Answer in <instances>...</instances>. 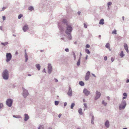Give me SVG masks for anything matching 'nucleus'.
Returning a JSON list of instances; mask_svg holds the SVG:
<instances>
[{
	"label": "nucleus",
	"instance_id": "obj_1",
	"mask_svg": "<svg viewBox=\"0 0 129 129\" xmlns=\"http://www.w3.org/2000/svg\"><path fill=\"white\" fill-rule=\"evenodd\" d=\"M58 28L60 32H62L63 31L64 27L66 28L65 35L66 40L65 41L71 40H72L71 33L73 30V28L71 25L68 23L66 19H63L61 23H58Z\"/></svg>",
	"mask_w": 129,
	"mask_h": 129
},
{
	"label": "nucleus",
	"instance_id": "obj_2",
	"mask_svg": "<svg viewBox=\"0 0 129 129\" xmlns=\"http://www.w3.org/2000/svg\"><path fill=\"white\" fill-rule=\"evenodd\" d=\"M2 77L5 80H8L9 77V72L7 69L4 71L2 73Z\"/></svg>",
	"mask_w": 129,
	"mask_h": 129
},
{
	"label": "nucleus",
	"instance_id": "obj_3",
	"mask_svg": "<svg viewBox=\"0 0 129 129\" xmlns=\"http://www.w3.org/2000/svg\"><path fill=\"white\" fill-rule=\"evenodd\" d=\"M126 105V103L125 100H122L121 103L119 105V109L121 110L122 109H124Z\"/></svg>",
	"mask_w": 129,
	"mask_h": 129
},
{
	"label": "nucleus",
	"instance_id": "obj_4",
	"mask_svg": "<svg viewBox=\"0 0 129 129\" xmlns=\"http://www.w3.org/2000/svg\"><path fill=\"white\" fill-rule=\"evenodd\" d=\"M13 100L11 99H9L7 100L6 103V105L9 107H11L12 105Z\"/></svg>",
	"mask_w": 129,
	"mask_h": 129
},
{
	"label": "nucleus",
	"instance_id": "obj_5",
	"mask_svg": "<svg viewBox=\"0 0 129 129\" xmlns=\"http://www.w3.org/2000/svg\"><path fill=\"white\" fill-rule=\"evenodd\" d=\"M6 61L8 62L11 60L12 57V55L10 53H7L6 55Z\"/></svg>",
	"mask_w": 129,
	"mask_h": 129
},
{
	"label": "nucleus",
	"instance_id": "obj_6",
	"mask_svg": "<svg viewBox=\"0 0 129 129\" xmlns=\"http://www.w3.org/2000/svg\"><path fill=\"white\" fill-rule=\"evenodd\" d=\"M48 73L49 74H50L52 70V67L50 63H48Z\"/></svg>",
	"mask_w": 129,
	"mask_h": 129
},
{
	"label": "nucleus",
	"instance_id": "obj_7",
	"mask_svg": "<svg viewBox=\"0 0 129 129\" xmlns=\"http://www.w3.org/2000/svg\"><path fill=\"white\" fill-rule=\"evenodd\" d=\"M23 95L25 98H26L28 94V91L23 88Z\"/></svg>",
	"mask_w": 129,
	"mask_h": 129
},
{
	"label": "nucleus",
	"instance_id": "obj_8",
	"mask_svg": "<svg viewBox=\"0 0 129 129\" xmlns=\"http://www.w3.org/2000/svg\"><path fill=\"white\" fill-rule=\"evenodd\" d=\"M83 93L86 96H88V95H90L91 94L90 91H88L87 89L86 88H84V89L83 90Z\"/></svg>",
	"mask_w": 129,
	"mask_h": 129
},
{
	"label": "nucleus",
	"instance_id": "obj_9",
	"mask_svg": "<svg viewBox=\"0 0 129 129\" xmlns=\"http://www.w3.org/2000/svg\"><path fill=\"white\" fill-rule=\"evenodd\" d=\"M96 95L95 98V100H96L99 98L101 96V93L98 91H96Z\"/></svg>",
	"mask_w": 129,
	"mask_h": 129
},
{
	"label": "nucleus",
	"instance_id": "obj_10",
	"mask_svg": "<svg viewBox=\"0 0 129 129\" xmlns=\"http://www.w3.org/2000/svg\"><path fill=\"white\" fill-rule=\"evenodd\" d=\"M72 91L71 87L69 86V87L68 91L67 92V94L68 96L70 97H71L72 96Z\"/></svg>",
	"mask_w": 129,
	"mask_h": 129
},
{
	"label": "nucleus",
	"instance_id": "obj_11",
	"mask_svg": "<svg viewBox=\"0 0 129 129\" xmlns=\"http://www.w3.org/2000/svg\"><path fill=\"white\" fill-rule=\"evenodd\" d=\"M90 75V72L89 71H88L86 73V75L85 76V80L86 81L88 80L89 78V75Z\"/></svg>",
	"mask_w": 129,
	"mask_h": 129
},
{
	"label": "nucleus",
	"instance_id": "obj_12",
	"mask_svg": "<svg viewBox=\"0 0 129 129\" xmlns=\"http://www.w3.org/2000/svg\"><path fill=\"white\" fill-rule=\"evenodd\" d=\"M22 29L24 32L26 31L28 29V25L27 24L25 25L23 27Z\"/></svg>",
	"mask_w": 129,
	"mask_h": 129
},
{
	"label": "nucleus",
	"instance_id": "obj_13",
	"mask_svg": "<svg viewBox=\"0 0 129 129\" xmlns=\"http://www.w3.org/2000/svg\"><path fill=\"white\" fill-rule=\"evenodd\" d=\"M105 126L107 128H109L110 126V124L109 121L107 120L105 123Z\"/></svg>",
	"mask_w": 129,
	"mask_h": 129
},
{
	"label": "nucleus",
	"instance_id": "obj_14",
	"mask_svg": "<svg viewBox=\"0 0 129 129\" xmlns=\"http://www.w3.org/2000/svg\"><path fill=\"white\" fill-rule=\"evenodd\" d=\"M24 120L25 121H27L28 120L29 118V116L28 115L26 114H24Z\"/></svg>",
	"mask_w": 129,
	"mask_h": 129
},
{
	"label": "nucleus",
	"instance_id": "obj_15",
	"mask_svg": "<svg viewBox=\"0 0 129 129\" xmlns=\"http://www.w3.org/2000/svg\"><path fill=\"white\" fill-rule=\"evenodd\" d=\"M24 56L25 58V62H26L28 59V56L27 53H26L25 54Z\"/></svg>",
	"mask_w": 129,
	"mask_h": 129
},
{
	"label": "nucleus",
	"instance_id": "obj_16",
	"mask_svg": "<svg viewBox=\"0 0 129 129\" xmlns=\"http://www.w3.org/2000/svg\"><path fill=\"white\" fill-rule=\"evenodd\" d=\"M104 19H102L99 22V24H100L103 25L104 24Z\"/></svg>",
	"mask_w": 129,
	"mask_h": 129
},
{
	"label": "nucleus",
	"instance_id": "obj_17",
	"mask_svg": "<svg viewBox=\"0 0 129 129\" xmlns=\"http://www.w3.org/2000/svg\"><path fill=\"white\" fill-rule=\"evenodd\" d=\"M81 57H80L77 63V66H79L80 64Z\"/></svg>",
	"mask_w": 129,
	"mask_h": 129
},
{
	"label": "nucleus",
	"instance_id": "obj_18",
	"mask_svg": "<svg viewBox=\"0 0 129 129\" xmlns=\"http://www.w3.org/2000/svg\"><path fill=\"white\" fill-rule=\"evenodd\" d=\"M36 66L39 71L40 70L41 67L39 64H36Z\"/></svg>",
	"mask_w": 129,
	"mask_h": 129
},
{
	"label": "nucleus",
	"instance_id": "obj_19",
	"mask_svg": "<svg viewBox=\"0 0 129 129\" xmlns=\"http://www.w3.org/2000/svg\"><path fill=\"white\" fill-rule=\"evenodd\" d=\"M78 112L79 114L81 115L83 114V113L82 112V109L81 108H80L78 110Z\"/></svg>",
	"mask_w": 129,
	"mask_h": 129
},
{
	"label": "nucleus",
	"instance_id": "obj_20",
	"mask_svg": "<svg viewBox=\"0 0 129 129\" xmlns=\"http://www.w3.org/2000/svg\"><path fill=\"white\" fill-rule=\"evenodd\" d=\"M124 54L123 53V51H121L120 54V56L121 58H122L124 56Z\"/></svg>",
	"mask_w": 129,
	"mask_h": 129
},
{
	"label": "nucleus",
	"instance_id": "obj_21",
	"mask_svg": "<svg viewBox=\"0 0 129 129\" xmlns=\"http://www.w3.org/2000/svg\"><path fill=\"white\" fill-rule=\"evenodd\" d=\"M28 9L29 10L31 11L34 10V8L32 6H30L28 8Z\"/></svg>",
	"mask_w": 129,
	"mask_h": 129
},
{
	"label": "nucleus",
	"instance_id": "obj_22",
	"mask_svg": "<svg viewBox=\"0 0 129 129\" xmlns=\"http://www.w3.org/2000/svg\"><path fill=\"white\" fill-rule=\"evenodd\" d=\"M79 84L81 86H83L84 85V82L82 81L79 82Z\"/></svg>",
	"mask_w": 129,
	"mask_h": 129
},
{
	"label": "nucleus",
	"instance_id": "obj_23",
	"mask_svg": "<svg viewBox=\"0 0 129 129\" xmlns=\"http://www.w3.org/2000/svg\"><path fill=\"white\" fill-rule=\"evenodd\" d=\"M13 116L14 118H20L21 117V116L20 115H13Z\"/></svg>",
	"mask_w": 129,
	"mask_h": 129
},
{
	"label": "nucleus",
	"instance_id": "obj_24",
	"mask_svg": "<svg viewBox=\"0 0 129 129\" xmlns=\"http://www.w3.org/2000/svg\"><path fill=\"white\" fill-rule=\"evenodd\" d=\"M8 44V42H5V43H1V44L2 45H3L4 46H6V45H7Z\"/></svg>",
	"mask_w": 129,
	"mask_h": 129
},
{
	"label": "nucleus",
	"instance_id": "obj_25",
	"mask_svg": "<svg viewBox=\"0 0 129 129\" xmlns=\"http://www.w3.org/2000/svg\"><path fill=\"white\" fill-rule=\"evenodd\" d=\"M105 47L107 48H109L110 47V44L109 43H107L105 45Z\"/></svg>",
	"mask_w": 129,
	"mask_h": 129
},
{
	"label": "nucleus",
	"instance_id": "obj_26",
	"mask_svg": "<svg viewBox=\"0 0 129 129\" xmlns=\"http://www.w3.org/2000/svg\"><path fill=\"white\" fill-rule=\"evenodd\" d=\"M124 48L125 49L128 48L127 45L126 43L124 44Z\"/></svg>",
	"mask_w": 129,
	"mask_h": 129
},
{
	"label": "nucleus",
	"instance_id": "obj_27",
	"mask_svg": "<svg viewBox=\"0 0 129 129\" xmlns=\"http://www.w3.org/2000/svg\"><path fill=\"white\" fill-rule=\"evenodd\" d=\"M102 104L105 106H106L107 105V103L105 102L104 100L102 102Z\"/></svg>",
	"mask_w": 129,
	"mask_h": 129
},
{
	"label": "nucleus",
	"instance_id": "obj_28",
	"mask_svg": "<svg viewBox=\"0 0 129 129\" xmlns=\"http://www.w3.org/2000/svg\"><path fill=\"white\" fill-rule=\"evenodd\" d=\"M85 52L86 53L88 54H89L90 53L89 50L87 49H85Z\"/></svg>",
	"mask_w": 129,
	"mask_h": 129
},
{
	"label": "nucleus",
	"instance_id": "obj_29",
	"mask_svg": "<svg viewBox=\"0 0 129 129\" xmlns=\"http://www.w3.org/2000/svg\"><path fill=\"white\" fill-rule=\"evenodd\" d=\"M75 104L74 103H72L71 106V108L72 109H73V107L75 106Z\"/></svg>",
	"mask_w": 129,
	"mask_h": 129
},
{
	"label": "nucleus",
	"instance_id": "obj_30",
	"mask_svg": "<svg viewBox=\"0 0 129 129\" xmlns=\"http://www.w3.org/2000/svg\"><path fill=\"white\" fill-rule=\"evenodd\" d=\"M59 102L58 101H55V105L57 106L58 105Z\"/></svg>",
	"mask_w": 129,
	"mask_h": 129
},
{
	"label": "nucleus",
	"instance_id": "obj_31",
	"mask_svg": "<svg viewBox=\"0 0 129 129\" xmlns=\"http://www.w3.org/2000/svg\"><path fill=\"white\" fill-rule=\"evenodd\" d=\"M112 34H117L116 33V29H114V30H113L112 32Z\"/></svg>",
	"mask_w": 129,
	"mask_h": 129
},
{
	"label": "nucleus",
	"instance_id": "obj_32",
	"mask_svg": "<svg viewBox=\"0 0 129 129\" xmlns=\"http://www.w3.org/2000/svg\"><path fill=\"white\" fill-rule=\"evenodd\" d=\"M90 115L92 116L91 120V121H94V116L92 114H91Z\"/></svg>",
	"mask_w": 129,
	"mask_h": 129
},
{
	"label": "nucleus",
	"instance_id": "obj_33",
	"mask_svg": "<svg viewBox=\"0 0 129 129\" xmlns=\"http://www.w3.org/2000/svg\"><path fill=\"white\" fill-rule=\"evenodd\" d=\"M44 126L43 125H40L38 129H42L43 128Z\"/></svg>",
	"mask_w": 129,
	"mask_h": 129
},
{
	"label": "nucleus",
	"instance_id": "obj_34",
	"mask_svg": "<svg viewBox=\"0 0 129 129\" xmlns=\"http://www.w3.org/2000/svg\"><path fill=\"white\" fill-rule=\"evenodd\" d=\"M4 105L2 103H0V109L1 110V109L3 107Z\"/></svg>",
	"mask_w": 129,
	"mask_h": 129
},
{
	"label": "nucleus",
	"instance_id": "obj_35",
	"mask_svg": "<svg viewBox=\"0 0 129 129\" xmlns=\"http://www.w3.org/2000/svg\"><path fill=\"white\" fill-rule=\"evenodd\" d=\"M112 4V2H108L107 3L108 6V7L109 8V6H110Z\"/></svg>",
	"mask_w": 129,
	"mask_h": 129
},
{
	"label": "nucleus",
	"instance_id": "obj_36",
	"mask_svg": "<svg viewBox=\"0 0 129 129\" xmlns=\"http://www.w3.org/2000/svg\"><path fill=\"white\" fill-rule=\"evenodd\" d=\"M73 56H74V59L75 60H76V55H75V54L74 53V52H73Z\"/></svg>",
	"mask_w": 129,
	"mask_h": 129
},
{
	"label": "nucleus",
	"instance_id": "obj_37",
	"mask_svg": "<svg viewBox=\"0 0 129 129\" xmlns=\"http://www.w3.org/2000/svg\"><path fill=\"white\" fill-rule=\"evenodd\" d=\"M22 14L19 15V16H18V18L19 19H20L22 17Z\"/></svg>",
	"mask_w": 129,
	"mask_h": 129
},
{
	"label": "nucleus",
	"instance_id": "obj_38",
	"mask_svg": "<svg viewBox=\"0 0 129 129\" xmlns=\"http://www.w3.org/2000/svg\"><path fill=\"white\" fill-rule=\"evenodd\" d=\"M123 95H124V96H125L126 97L127 96V93L125 92H124L123 93Z\"/></svg>",
	"mask_w": 129,
	"mask_h": 129
},
{
	"label": "nucleus",
	"instance_id": "obj_39",
	"mask_svg": "<svg viewBox=\"0 0 129 129\" xmlns=\"http://www.w3.org/2000/svg\"><path fill=\"white\" fill-rule=\"evenodd\" d=\"M65 51L67 52H69V49L68 48L65 49Z\"/></svg>",
	"mask_w": 129,
	"mask_h": 129
},
{
	"label": "nucleus",
	"instance_id": "obj_40",
	"mask_svg": "<svg viewBox=\"0 0 129 129\" xmlns=\"http://www.w3.org/2000/svg\"><path fill=\"white\" fill-rule=\"evenodd\" d=\"M84 105L85 107L86 108H87V104L85 103H84Z\"/></svg>",
	"mask_w": 129,
	"mask_h": 129
},
{
	"label": "nucleus",
	"instance_id": "obj_41",
	"mask_svg": "<svg viewBox=\"0 0 129 129\" xmlns=\"http://www.w3.org/2000/svg\"><path fill=\"white\" fill-rule=\"evenodd\" d=\"M84 27L85 28H87V25H86V24L85 23H84Z\"/></svg>",
	"mask_w": 129,
	"mask_h": 129
},
{
	"label": "nucleus",
	"instance_id": "obj_42",
	"mask_svg": "<svg viewBox=\"0 0 129 129\" xmlns=\"http://www.w3.org/2000/svg\"><path fill=\"white\" fill-rule=\"evenodd\" d=\"M90 47V45L89 44H87L86 46V48H88Z\"/></svg>",
	"mask_w": 129,
	"mask_h": 129
},
{
	"label": "nucleus",
	"instance_id": "obj_43",
	"mask_svg": "<svg viewBox=\"0 0 129 129\" xmlns=\"http://www.w3.org/2000/svg\"><path fill=\"white\" fill-rule=\"evenodd\" d=\"M3 21L4 20L6 19V17L5 16H3Z\"/></svg>",
	"mask_w": 129,
	"mask_h": 129
},
{
	"label": "nucleus",
	"instance_id": "obj_44",
	"mask_svg": "<svg viewBox=\"0 0 129 129\" xmlns=\"http://www.w3.org/2000/svg\"><path fill=\"white\" fill-rule=\"evenodd\" d=\"M6 7H3V8H2V10H1V11H4L6 9Z\"/></svg>",
	"mask_w": 129,
	"mask_h": 129
},
{
	"label": "nucleus",
	"instance_id": "obj_45",
	"mask_svg": "<svg viewBox=\"0 0 129 129\" xmlns=\"http://www.w3.org/2000/svg\"><path fill=\"white\" fill-rule=\"evenodd\" d=\"M107 57L106 56H105L104 57V60H106L107 59Z\"/></svg>",
	"mask_w": 129,
	"mask_h": 129
},
{
	"label": "nucleus",
	"instance_id": "obj_46",
	"mask_svg": "<svg viewBox=\"0 0 129 129\" xmlns=\"http://www.w3.org/2000/svg\"><path fill=\"white\" fill-rule=\"evenodd\" d=\"M111 60L112 62L114 61V59L113 57L111 58Z\"/></svg>",
	"mask_w": 129,
	"mask_h": 129
},
{
	"label": "nucleus",
	"instance_id": "obj_47",
	"mask_svg": "<svg viewBox=\"0 0 129 129\" xmlns=\"http://www.w3.org/2000/svg\"><path fill=\"white\" fill-rule=\"evenodd\" d=\"M107 98L108 100L109 101H110V97L109 96H107Z\"/></svg>",
	"mask_w": 129,
	"mask_h": 129
},
{
	"label": "nucleus",
	"instance_id": "obj_48",
	"mask_svg": "<svg viewBox=\"0 0 129 129\" xmlns=\"http://www.w3.org/2000/svg\"><path fill=\"white\" fill-rule=\"evenodd\" d=\"M42 72H45V73H46V70H45V69L44 68L43 70L42 71Z\"/></svg>",
	"mask_w": 129,
	"mask_h": 129
},
{
	"label": "nucleus",
	"instance_id": "obj_49",
	"mask_svg": "<svg viewBox=\"0 0 129 129\" xmlns=\"http://www.w3.org/2000/svg\"><path fill=\"white\" fill-rule=\"evenodd\" d=\"M54 79L55 80V81L56 82H58V80L57 79L55 78Z\"/></svg>",
	"mask_w": 129,
	"mask_h": 129
},
{
	"label": "nucleus",
	"instance_id": "obj_50",
	"mask_svg": "<svg viewBox=\"0 0 129 129\" xmlns=\"http://www.w3.org/2000/svg\"><path fill=\"white\" fill-rule=\"evenodd\" d=\"M62 115V114H59V115H58V117L59 118H60V117H61V116Z\"/></svg>",
	"mask_w": 129,
	"mask_h": 129
},
{
	"label": "nucleus",
	"instance_id": "obj_51",
	"mask_svg": "<svg viewBox=\"0 0 129 129\" xmlns=\"http://www.w3.org/2000/svg\"><path fill=\"white\" fill-rule=\"evenodd\" d=\"M67 103L66 102H65L64 103V106H66L67 105Z\"/></svg>",
	"mask_w": 129,
	"mask_h": 129
},
{
	"label": "nucleus",
	"instance_id": "obj_52",
	"mask_svg": "<svg viewBox=\"0 0 129 129\" xmlns=\"http://www.w3.org/2000/svg\"><path fill=\"white\" fill-rule=\"evenodd\" d=\"M125 50H126V52L127 53H128L129 52V51H128V48L125 49Z\"/></svg>",
	"mask_w": 129,
	"mask_h": 129
},
{
	"label": "nucleus",
	"instance_id": "obj_53",
	"mask_svg": "<svg viewBox=\"0 0 129 129\" xmlns=\"http://www.w3.org/2000/svg\"><path fill=\"white\" fill-rule=\"evenodd\" d=\"M77 13L79 15L80 14L81 12L80 11H79Z\"/></svg>",
	"mask_w": 129,
	"mask_h": 129
},
{
	"label": "nucleus",
	"instance_id": "obj_54",
	"mask_svg": "<svg viewBox=\"0 0 129 129\" xmlns=\"http://www.w3.org/2000/svg\"><path fill=\"white\" fill-rule=\"evenodd\" d=\"M127 97H126L125 96H124V97H123V98H122V99H123V100H124V99H125L126 98H127Z\"/></svg>",
	"mask_w": 129,
	"mask_h": 129
},
{
	"label": "nucleus",
	"instance_id": "obj_55",
	"mask_svg": "<svg viewBox=\"0 0 129 129\" xmlns=\"http://www.w3.org/2000/svg\"><path fill=\"white\" fill-rule=\"evenodd\" d=\"M91 123L92 124H94V122L93 121H91Z\"/></svg>",
	"mask_w": 129,
	"mask_h": 129
},
{
	"label": "nucleus",
	"instance_id": "obj_56",
	"mask_svg": "<svg viewBox=\"0 0 129 129\" xmlns=\"http://www.w3.org/2000/svg\"><path fill=\"white\" fill-rule=\"evenodd\" d=\"M126 82L127 83L129 82V79H127V80L126 81Z\"/></svg>",
	"mask_w": 129,
	"mask_h": 129
},
{
	"label": "nucleus",
	"instance_id": "obj_57",
	"mask_svg": "<svg viewBox=\"0 0 129 129\" xmlns=\"http://www.w3.org/2000/svg\"><path fill=\"white\" fill-rule=\"evenodd\" d=\"M92 75L93 76H94V77H96V76H95V75H94V74H92Z\"/></svg>",
	"mask_w": 129,
	"mask_h": 129
},
{
	"label": "nucleus",
	"instance_id": "obj_58",
	"mask_svg": "<svg viewBox=\"0 0 129 129\" xmlns=\"http://www.w3.org/2000/svg\"><path fill=\"white\" fill-rule=\"evenodd\" d=\"M2 26H0V29L1 30H2Z\"/></svg>",
	"mask_w": 129,
	"mask_h": 129
},
{
	"label": "nucleus",
	"instance_id": "obj_59",
	"mask_svg": "<svg viewBox=\"0 0 129 129\" xmlns=\"http://www.w3.org/2000/svg\"><path fill=\"white\" fill-rule=\"evenodd\" d=\"M88 55H87L85 57V59H87V57H88Z\"/></svg>",
	"mask_w": 129,
	"mask_h": 129
},
{
	"label": "nucleus",
	"instance_id": "obj_60",
	"mask_svg": "<svg viewBox=\"0 0 129 129\" xmlns=\"http://www.w3.org/2000/svg\"><path fill=\"white\" fill-rule=\"evenodd\" d=\"M122 19H123V20H124V17L123 16L122 17Z\"/></svg>",
	"mask_w": 129,
	"mask_h": 129
},
{
	"label": "nucleus",
	"instance_id": "obj_61",
	"mask_svg": "<svg viewBox=\"0 0 129 129\" xmlns=\"http://www.w3.org/2000/svg\"><path fill=\"white\" fill-rule=\"evenodd\" d=\"M89 36H92V34H91L89 33Z\"/></svg>",
	"mask_w": 129,
	"mask_h": 129
},
{
	"label": "nucleus",
	"instance_id": "obj_62",
	"mask_svg": "<svg viewBox=\"0 0 129 129\" xmlns=\"http://www.w3.org/2000/svg\"><path fill=\"white\" fill-rule=\"evenodd\" d=\"M61 40H64V38H61Z\"/></svg>",
	"mask_w": 129,
	"mask_h": 129
},
{
	"label": "nucleus",
	"instance_id": "obj_63",
	"mask_svg": "<svg viewBox=\"0 0 129 129\" xmlns=\"http://www.w3.org/2000/svg\"><path fill=\"white\" fill-rule=\"evenodd\" d=\"M77 43V42H76V41L74 43V44H76Z\"/></svg>",
	"mask_w": 129,
	"mask_h": 129
},
{
	"label": "nucleus",
	"instance_id": "obj_64",
	"mask_svg": "<svg viewBox=\"0 0 129 129\" xmlns=\"http://www.w3.org/2000/svg\"><path fill=\"white\" fill-rule=\"evenodd\" d=\"M48 129H52V128L51 127H49L48 128Z\"/></svg>",
	"mask_w": 129,
	"mask_h": 129
}]
</instances>
